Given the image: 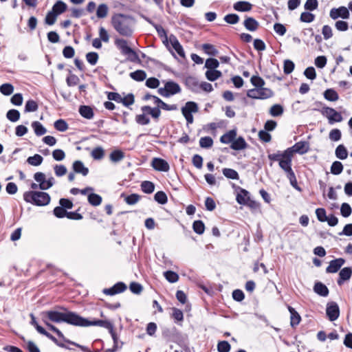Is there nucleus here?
<instances>
[{
  "label": "nucleus",
  "instance_id": "338daca9",
  "mask_svg": "<svg viewBox=\"0 0 352 352\" xmlns=\"http://www.w3.org/2000/svg\"><path fill=\"white\" fill-rule=\"evenodd\" d=\"M315 19V15L308 12H304L301 13L300 20L302 22L305 23H311Z\"/></svg>",
  "mask_w": 352,
  "mask_h": 352
},
{
  "label": "nucleus",
  "instance_id": "79ce46f5",
  "mask_svg": "<svg viewBox=\"0 0 352 352\" xmlns=\"http://www.w3.org/2000/svg\"><path fill=\"white\" fill-rule=\"evenodd\" d=\"M192 229L198 234H202L205 230V225L201 220H197L193 222Z\"/></svg>",
  "mask_w": 352,
  "mask_h": 352
},
{
  "label": "nucleus",
  "instance_id": "4c0bfd02",
  "mask_svg": "<svg viewBox=\"0 0 352 352\" xmlns=\"http://www.w3.org/2000/svg\"><path fill=\"white\" fill-rule=\"evenodd\" d=\"M130 77L135 81H143L146 78V74L143 70H136L130 73Z\"/></svg>",
  "mask_w": 352,
  "mask_h": 352
},
{
  "label": "nucleus",
  "instance_id": "864d4df0",
  "mask_svg": "<svg viewBox=\"0 0 352 352\" xmlns=\"http://www.w3.org/2000/svg\"><path fill=\"white\" fill-rule=\"evenodd\" d=\"M202 49L206 54L210 56H216L218 54V50L211 44H204L202 45Z\"/></svg>",
  "mask_w": 352,
  "mask_h": 352
},
{
  "label": "nucleus",
  "instance_id": "f3484780",
  "mask_svg": "<svg viewBox=\"0 0 352 352\" xmlns=\"http://www.w3.org/2000/svg\"><path fill=\"white\" fill-rule=\"evenodd\" d=\"M151 165L154 169L158 171L167 172L170 169L168 163L162 158H153Z\"/></svg>",
  "mask_w": 352,
  "mask_h": 352
},
{
  "label": "nucleus",
  "instance_id": "ea45409f",
  "mask_svg": "<svg viewBox=\"0 0 352 352\" xmlns=\"http://www.w3.org/2000/svg\"><path fill=\"white\" fill-rule=\"evenodd\" d=\"M141 189L146 194H151L155 190V185L151 182L144 181L141 184Z\"/></svg>",
  "mask_w": 352,
  "mask_h": 352
},
{
  "label": "nucleus",
  "instance_id": "c9c22d12",
  "mask_svg": "<svg viewBox=\"0 0 352 352\" xmlns=\"http://www.w3.org/2000/svg\"><path fill=\"white\" fill-rule=\"evenodd\" d=\"M108 12L109 8L107 4H100L96 10V16L99 19L105 18L108 14Z\"/></svg>",
  "mask_w": 352,
  "mask_h": 352
},
{
  "label": "nucleus",
  "instance_id": "774afa93",
  "mask_svg": "<svg viewBox=\"0 0 352 352\" xmlns=\"http://www.w3.org/2000/svg\"><path fill=\"white\" fill-rule=\"evenodd\" d=\"M186 85L192 90H195L199 87L197 80L194 77H188L186 80Z\"/></svg>",
  "mask_w": 352,
  "mask_h": 352
},
{
  "label": "nucleus",
  "instance_id": "c85d7f7f",
  "mask_svg": "<svg viewBox=\"0 0 352 352\" xmlns=\"http://www.w3.org/2000/svg\"><path fill=\"white\" fill-rule=\"evenodd\" d=\"M314 292L321 296H327L329 289L327 287L322 283H316L314 287Z\"/></svg>",
  "mask_w": 352,
  "mask_h": 352
},
{
  "label": "nucleus",
  "instance_id": "09e8293b",
  "mask_svg": "<svg viewBox=\"0 0 352 352\" xmlns=\"http://www.w3.org/2000/svg\"><path fill=\"white\" fill-rule=\"evenodd\" d=\"M38 108V104L33 100H29L25 105V112H34L37 111Z\"/></svg>",
  "mask_w": 352,
  "mask_h": 352
},
{
  "label": "nucleus",
  "instance_id": "3c124183",
  "mask_svg": "<svg viewBox=\"0 0 352 352\" xmlns=\"http://www.w3.org/2000/svg\"><path fill=\"white\" fill-rule=\"evenodd\" d=\"M13 91L14 87L10 83H5L0 86V92L5 96H10Z\"/></svg>",
  "mask_w": 352,
  "mask_h": 352
},
{
  "label": "nucleus",
  "instance_id": "5701e85b",
  "mask_svg": "<svg viewBox=\"0 0 352 352\" xmlns=\"http://www.w3.org/2000/svg\"><path fill=\"white\" fill-rule=\"evenodd\" d=\"M169 41L170 44L172 45L173 49L177 52V53L182 58L185 56V53L184 49L179 41L176 38L175 36L171 34L169 37Z\"/></svg>",
  "mask_w": 352,
  "mask_h": 352
},
{
  "label": "nucleus",
  "instance_id": "9b49d317",
  "mask_svg": "<svg viewBox=\"0 0 352 352\" xmlns=\"http://www.w3.org/2000/svg\"><path fill=\"white\" fill-rule=\"evenodd\" d=\"M329 16L333 20H336L338 18L349 19L350 17V12L349 9L345 6H340L338 8H332L329 12Z\"/></svg>",
  "mask_w": 352,
  "mask_h": 352
},
{
  "label": "nucleus",
  "instance_id": "f03ea898",
  "mask_svg": "<svg viewBox=\"0 0 352 352\" xmlns=\"http://www.w3.org/2000/svg\"><path fill=\"white\" fill-rule=\"evenodd\" d=\"M43 314L47 319L54 322L60 323L65 322L74 326L81 324L79 323V322L82 320L81 316L74 312L67 311L62 313L50 310L43 312Z\"/></svg>",
  "mask_w": 352,
  "mask_h": 352
},
{
  "label": "nucleus",
  "instance_id": "cd10ccee",
  "mask_svg": "<svg viewBox=\"0 0 352 352\" xmlns=\"http://www.w3.org/2000/svg\"><path fill=\"white\" fill-rule=\"evenodd\" d=\"M79 113L81 116L89 120L92 119L94 116L92 108L87 105L80 106L79 108Z\"/></svg>",
  "mask_w": 352,
  "mask_h": 352
},
{
  "label": "nucleus",
  "instance_id": "69168bd1",
  "mask_svg": "<svg viewBox=\"0 0 352 352\" xmlns=\"http://www.w3.org/2000/svg\"><path fill=\"white\" fill-rule=\"evenodd\" d=\"M140 196L138 194H131L125 197L124 201L129 205H134L139 201Z\"/></svg>",
  "mask_w": 352,
  "mask_h": 352
},
{
  "label": "nucleus",
  "instance_id": "6e6552de",
  "mask_svg": "<svg viewBox=\"0 0 352 352\" xmlns=\"http://www.w3.org/2000/svg\"><path fill=\"white\" fill-rule=\"evenodd\" d=\"M34 179L39 183V188L41 190H47L50 188L54 184V178L53 177L45 178V175L41 172H37L34 175Z\"/></svg>",
  "mask_w": 352,
  "mask_h": 352
},
{
  "label": "nucleus",
  "instance_id": "a878e982",
  "mask_svg": "<svg viewBox=\"0 0 352 352\" xmlns=\"http://www.w3.org/2000/svg\"><path fill=\"white\" fill-rule=\"evenodd\" d=\"M236 137V131L233 129L223 134L220 138L221 142L223 144H232Z\"/></svg>",
  "mask_w": 352,
  "mask_h": 352
},
{
  "label": "nucleus",
  "instance_id": "a18cd8bd",
  "mask_svg": "<svg viewBox=\"0 0 352 352\" xmlns=\"http://www.w3.org/2000/svg\"><path fill=\"white\" fill-rule=\"evenodd\" d=\"M54 128L60 132H65L68 129L67 123L62 119L56 120L54 124Z\"/></svg>",
  "mask_w": 352,
  "mask_h": 352
},
{
  "label": "nucleus",
  "instance_id": "49530a36",
  "mask_svg": "<svg viewBox=\"0 0 352 352\" xmlns=\"http://www.w3.org/2000/svg\"><path fill=\"white\" fill-rule=\"evenodd\" d=\"M154 199L160 204H165L168 201L167 196L163 191L157 192L154 195Z\"/></svg>",
  "mask_w": 352,
  "mask_h": 352
},
{
  "label": "nucleus",
  "instance_id": "f8f14e48",
  "mask_svg": "<svg viewBox=\"0 0 352 352\" xmlns=\"http://www.w3.org/2000/svg\"><path fill=\"white\" fill-rule=\"evenodd\" d=\"M309 150V144L305 141H300L296 142L294 146L287 148L285 151L287 152L290 151L291 155L294 156V153H298L300 155H303L307 153Z\"/></svg>",
  "mask_w": 352,
  "mask_h": 352
},
{
  "label": "nucleus",
  "instance_id": "f704fd0d",
  "mask_svg": "<svg viewBox=\"0 0 352 352\" xmlns=\"http://www.w3.org/2000/svg\"><path fill=\"white\" fill-rule=\"evenodd\" d=\"M336 156L340 160H345L348 156V151L346 147L340 144L336 149Z\"/></svg>",
  "mask_w": 352,
  "mask_h": 352
},
{
  "label": "nucleus",
  "instance_id": "c756f323",
  "mask_svg": "<svg viewBox=\"0 0 352 352\" xmlns=\"http://www.w3.org/2000/svg\"><path fill=\"white\" fill-rule=\"evenodd\" d=\"M250 197V192L248 190L243 188H240L239 192L237 193L236 199L239 204L243 205L246 200Z\"/></svg>",
  "mask_w": 352,
  "mask_h": 352
},
{
  "label": "nucleus",
  "instance_id": "1a4fd4ad",
  "mask_svg": "<svg viewBox=\"0 0 352 352\" xmlns=\"http://www.w3.org/2000/svg\"><path fill=\"white\" fill-rule=\"evenodd\" d=\"M81 319L82 320L79 322L81 324H78L79 327L99 326L111 331L112 327L113 326L109 320H94L90 321L82 317H81Z\"/></svg>",
  "mask_w": 352,
  "mask_h": 352
},
{
  "label": "nucleus",
  "instance_id": "a211bd4d",
  "mask_svg": "<svg viewBox=\"0 0 352 352\" xmlns=\"http://www.w3.org/2000/svg\"><path fill=\"white\" fill-rule=\"evenodd\" d=\"M344 263L345 260L342 258H336L330 261L329 266L326 268V272L336 273Z\"/></svg>",
  "mask_w": 352,
  "mask_h": 352
},
{
  "label": "nucleus",
  "instance_id": "5fc2aeb1",
  "mask_svg": "<svg viewBox=\"0 0 352 352\" xmlns=\"http://www.w3.org/2000/svg\"><path fill=\"white\" fill-rule=\"evenodd\" d=\"M104 155V150L102 147L98 146L93 149L91 155L94 160H101Z\"/></svg>",
  "mask_w": 352,
  "mask_h": 352
},
{
  "label": "nucleus",
  "instance_id": "473e14b6",
  "mask_svg": "<svg viewBox=\"0 0 352 352\" xmlns=\"http://www.w3.org/2000/svg\"><path fill=\"white\" fill-rule=\"evenodd\" d=\"M34 133L36 135L41 136L46 133V129L38 121H34L32 123Z\"/></svg>",
  "mask_w": 352,
  "mask_h": 352
},
{
  "label": "nucleus",
  "instance_id": "e2e57ef3",
  "mask_svg": "<svg viewBox=\"0 0 352 352\" xmlns=\"http://www.w3.org/2000/svg\"><path fill=\"white\" fill-rule=\"evenodd\" d=\"M57 15L52 10L49 12L45 19V22L49 25H52L55 23L56 21Z\"/></svg>",
  "mask_w": 352,
  "mask_h": 352
},
{
  "label": "nucleus",
  "instance_id": "4468645a",
  "mask_svg": "<svg viewBox=\"0 0 352 352\" xmlns=\"http://www.w3.org/2000/svg\"><path fill=\"white\" fill-rule=\"evenodd\" d=\"M326 314L330 321H334L340 316V309L335 302H329L327 305Z\"/></svg>",
  "mask_w": 352,
  "mask_h": 352
},
{
  "label": "nucleus",
  "instance_id": "4d7b16f0",
  "mask_svg": "<svg viewBox=\"0 0 352 352\" xmlns=\"http://www.w3.org/2000/svg\"><path fill=\"white\" fill-rule=\"evenodd\" d=\"M231 346L228 341H219L217 344L218 352H230Z\"/></svg>",
  "mask_w": 352,
  "mask_h": 352
},
{
  "label": "nucleus",
  "instance_id": "2eb2a0df",
  "mask_svg": "<svg viewBox=\"0 0 352 352\" xmlns=\"http://www.w3.org/2000/svg\"><path fill=\"white\" fill-rule=\"evenodd\" d=\"M126 289V285L122 282H118L110 288H105L102 292L109 296H113L124 292Z\"/></svg>",
  "mask_w": 352,
  "mask_h": 352
},
{
  "label": "nucleus",
  "instance_id": "bb28decb",
  "mask_svg": "<svg viewBox=\"0 0 352 352\" xmlns=\"http://www.w3.org/2000/svg\"><path fill=\"white\" fill-rule=\"evenodd\" d=\"M141 110L144 113L150 114L155 120H158L161 115V111L159 107L152 108L150 106H143L142 107Z\"/></svg>",
  "mask_w": 352,
  "mask_h": 352
},
{
  "label": "nucleus",
  "instance_id": "bf43d9fd",
  "mask_svg": "<svg viewBox=\"0 0 352 352\" xmlns=\"http://www.w3.org/2000/svg\"><path fill=\"white\" fill-rule=\"evenodd\" d=\"M223 19L227 23L234 25L239 21V16L236 14H228L224 16Z\"/></svg>",
  "mask_w": 352,
  "mask_h": 352
},
{
  "label": "nucleus",
  "instance_id": "ddd939ff",
  "mask_svg": "<svg viewBox=\"0 0 352 352\" xmlns=\"http://www.w3.org/2000/svg\"><path fill=\"white\" fill-rule=\"evenodd\" d=\"M45 324L50 329L52 330V331L55 332L57 336L61 338L64 342H67V343H69V344H71L72 345H74V346H76L79 348H80L82 351H87V347L84 346H81L74 342H72L67 338H65L64 335L63 334V333L57 328L54 325L50 324V322H47V320L45 319V318H43V319Z\"/></svg>",
  "mask_w": 352,
  "mask_h": 352
},
{
  "label": "nucleus",
  "instance_id": "052dcab7",
  "mask_svg": "<svg viewBox=\"0 0 352 352\" xmlns=\"http://www.w3.org/2000/svg\"><path fill=\"white\" fill-rule=\"evenodd\" d=\"M352 209L351 206L347 203H343L340 207V212L342 217H348L351 215Z\"/></svg>",
  "mask_w": 352,
  "mask_h": 352
},
{
  "label": "nucleus",
  "instance_id": "72a5a7b5",
  "mask_svg": "<svg viewBox=\"0 0 352 352\" xmlns=\"http://www.w3.org/2000/svg\"><path fill=\"white\" fill-rule=\"evenodd\" d=\"M88 201L93 206H98L102 203V197L96 193H90L88 195Z\"/></svg>",
  "mask_w": 352,
  "mask_h": 352
},
{
  "label": "nucleus",
  "instance_id": "f257e3e1",
  "mask_svg": "<svg viewBox=\"0 0 352 352\" xmlns=\"http://www.w3.org/2000/svg\"><path fill=\"white\" fill-rule=\"evenodd\" d=\"M111 23L115 30L121 36H132L135 25L133 17L123 14H116L112 16Z\"/></svg>",
  "mask_w": 352,
  "mask_h": 352
},
{
  "label": "nucleus",
  "instance_id": "e433bc0d",
  "mask_svg": "<svg viewBox=\"0 0 352 352\" xmlns=\"http://www.w3.org/2000/svg\"><path fill=\"white\" fill-rule=\"evenodd\" d=\"M67 9V5L62 1H58L52 7V11L54 12L56 15L63 13Z\"/></svg>",
  "mask_w": 352,
  "mask_h": 352
},
{
  "label": "nucleus",
  "instance_id": "0e129e2a",
  "mask_svg": "<svg viewBox=\"0 0 352 352\" xmlns=\"http://www.w3.org/2000/svg\"><path fill=\"white\" fill-rule=\"evenodd\" d=\"M294 63L290 60L284 61L283 71L285 74H291L294 69Z\"/></svg>",
  "mask_w": 352,
  "mask_h": 352
},
{
  "label": "nucleus",
  "instance_id": "6e6d98bb",
  "mask_svg": "<svg viewBox=\"0 0 352 352\" xmlns=\"http://www.w3.org/2000/svg\"><path fill=\"white\" fill-rule=\"evenodd\" d=\"M283 113V108L280 104H274L270 109V113L271 116L276 117L280 116Z\"/></svg>",
  "mask_w": 352,
  "mask_h": 352
},
{
  "label": "nucleus",
  "instance_id": "aec40b11",
  "mask_svg": "<svg viewBox=\"0 0 352 352\" xmlns=\"http://www.w3.org/2000/svg\"><path fill=\"white\" fill-rule=\"evenodd\" d=\"M352 274V268L344 267L340 271L339 278L337 280L338 285H342L345 280H349Z\"/></svg>",
  "mask_w": 352,
  "mask_h": 352
},
{
  "label": "nucleus",
  "instance_id": "603ef678",
  "mask_svg": "<svg viewBox=\"0 0 352 352\" xmlns=\"http://www.w3.org/2000/svg\"><path fill=\"white\" fill-rule=\"evenodd\" d=\"M213 144V140L210 137L206 136L201 138L199 140V145L201 148H208Z\"/></svg>",
  "mask_w": 352,
  "mask_h": 352
},
{
  "label": "nucleus",
  "instance_id": "6ab92c4d",
  "mask_svg": "<svg viewBox=\"0 0 352 352\" xmlns=\"http://www.w3.org/2000/svg\"><path fill=\"white\" fill-rule=\"evenodd\" d=\"M243 25L247 30L250 32H255L260 27L259 23L254 18L251 16L245 17L243 21Z\"/></svg>",
  "mask_w": 352,
  "mask_h": 352
},
{
  "label": "nucleus",
  "instance_id": "9d476101",
  "mask_svg": "<svg viewBox=\"0 0 352 352\" xmlns=\"http://www.w3.org/2000/svg\"><path fill=\"white\" fill-rule=\"evenodd\" d=\"M322 113L328 118L329 124L340 122L342 120V115L331 107H323L322 109Z\"/></svg>",
  "mask_w": 352,
  "mask_h": 352
},
{
  "label": "nucleus",
  "instance_id": "a19ab883",
  "mask_svg": "<svg viewBox=\"0 0 352 352\" xmlns=\"http://www.w3.org/2000/svg\"><path fill=\"white\" fill-rule=\"evenodd\" d=\"M43 160V157L38 154H35L34 155L30 156L27 159L28 163L34 166H37L41 164Z\"/></svg>",
  "mask_w": 352,
  "mask_h": 352
},
{
  "label": "nucleus",
  "instance_id": "412c9836",
  "mask_svg": "<svg viewBox=\"0 0 352 352\" xmlns=\"http://www.w3.org/2000/svg\"><path fill=\"white\" fill-rule=\"evenodd\" d=\"M72 167L76 173L81 174L83 176H87L89 173V168L85 167L83 162L80 160L74 162Z\"/></svg>",
  "mask_w": 352,
  "mask_h": 352
},
{
  "label": "nucleus",
  "instance_id": "58836bf2",
  "mask_svg": "<svg viewBox=\"0 0 352 352\" xmlns=\"http://www.w3.org/2000/svg\"><path fill=\"white\" fill-rule=\"evenodd\" d=\"M205 74L208 80L214 81L221 76L222 73L219 70L212 69L207 70Z\"/></svg>",
  "mask_w": 352,
  "mask_h": 352
},
{
  "label": "nucleus",
  "instance_id": "37998d69",
  "mask_svg": "<svg viewBox=\"0 0 352 352\" xmlns=\"http://www.w3.org/2000/svg\"><path fill=\"white\" fill-rule=\"evenodd\" d=\"M222 172L223 175L228 179H239V178L238 173L234 169L225 168Z\"/></svg>",
  "mask_w": 352,
  "mask_h": 352
},
{
  "label": "nucleus",
  "instance_id": "20e7f679",
  "mask_svg": "<svg viewBox=\"0 0 352 352\" xmlns=\"http://www.w3.org/2000/svg\"><path fill=\"white\" fill-rule=\"evenodd\" d=\"M115 45L123 55L127 56L128 60L131 62L135 63L139 60L138 55L128 45L126 40L123 38H116L115 40Z\"/></svg>",
  "mask_w": 352,
  "mask_h": 352
},
{
  "label": "nucleus",
  "instance_id": "7c9ffc66",
  "mask_svg": "<svg viewBox=\"0 0 352 352\" xmlns=\"http://www.w3.org/2000/svg\"><path fill=\"white\" fill-rule=\"evenodd\" d=\"M324 98L329 101L335 102L339 99V96L334 89H327L324 92Z\"/></svg>",
  "mask_w": 352,
  "mask_h": 352
},
{
  "label": "nucleus",
  "instance_id": "8fccbe9b",
  "mask_svg": "<svg viewBox=\"0 0 352 352\" xmlns=\"http://www.w3.org/2000/svg\"><path fill=\"white\" fill-rule=\"evenodd\" d=\"M166 279L171 283H176L179 280L178 274L173 271H166L164 273Z\"/></svg>",
  "mask_w": 352,
  "mask_h": 352
},
{
  "label": "nucleus",
  "instance_id": "dca6fc26",
  "mask_svg": "<svg viewBox=\"0 0 352 352\" xmlns=\"http://www.w3.org/2000/svg\"><path fill=\"white\" fill-rule=\"evenodd\" d=\"M293 156L291 155V152H287L285 151L283 152V158L280 160L279 166L286 173L290 170H292V162Z\"/></svg>",
  "mask_w": 352,
  "mask_h": 352
},
{
  "label": "nucleus",
  "instance_id": "680f3d73",
  "mask_svg": "<svg viewBox=\"0 0 352 352\" xmlns=\"http://www.w3.org/2000/svg\"><path fill=\"white\" fill-rule=\"evenodd\" d=\"M342 133L340 129H332L329 134V139L331 141L337 142L341 139Z\"/></svg>",
  "mask_w": 352,
  "mask_h": 352
},
{
  "label": "nucleus",
  "instance_id": "39448f33",
  "mask_svg": "<svg viewBox=\"0 0 352 352\" xmlns=\"http://www.w3.org/2000/svg\"><path fill=\"white\" fill-rule=\"evenodd\" d=\"M181 91L179 85L172 80L166 82L164 87H160L157 89L158 94L165 98L179 94Z\"/></svg>",
  "mask_w": 352,
  "mask_h": 352
},
{
  "label": "nucleus",
  "instance_id": "0eeeda50",
  "mask_svg": "<svg viewBox=\"0 0 352 352\" xmlns=\"http://www.w3.org/2000/svg\"><path fill=\"white\" fill-rule=\"evenodd\" d=\"M199 111L198 105L195 102H187L182 108V113L186 120L188 124L193 122L192 113H197Z\"/></svg>",
  "mask_w": 352,
  "mask_h": 352
},
{
  "label": "nucleus",
  "instance_id": "2f4dec72",
  "mask_svg": "<svg viewBox=\"0 0 352 352\" xmlns=\"http://www.w3.org/2000/svg\"><path fill=\"white\" fill-rule=\"evenodd\" d=\"M124 157V153L121 150H115L109 155L112 162L117 163L122 161Z\"/></svg>",
  "mask_w": 352,
  "mask_h": 352
},
{
  "label": "nucleus",
  "instance_id": "7ed1b4c3",
  "mask_svg": "<svg viewBox=\"0 0 352 352\" xmlns=\"http://www.w3.org/2000/svg\"><path fill=\"white\" fill-rule=\"evenodd\" d=\"M23 199L27 203L43 206L50 204L51 198L48 193L41 191H27L23 194Z\"/></svg>",
  "mask_w": 352,
  "mask_h": 352
},
{
  "label": "nucleus",
  "instance_id": "393cba45",
  "mask_svg": "<svg viewBox=\"0 0 352 352\" xmlns=\"http://www.w3.org/2000/svg\"><path fill=\"white\" fill-rule=\"evenodd\" d=\"M233 8L239 12H249L252 9V5L248 1H237L233 5Z\"/></svg>",
  "mask_w": 352,
  "mask_h": 352
},
{
  "label": "nucleus",
  "instance_id": "b1692460",
  "mask_svg": "<svg viewBox=\"0 0 352 352\" xmlns=\"http://www.w3.org/2000/svg\"><path fill=\"white\" fill-rule=\"evenodd\" d=\"M248 144L245 139L240 136L238 138H235L233 142L230 144V148L235 151H240L245 149L248 147Z\"/></svg>",
  "mask_w": 352,
  "mask_h": 352
},
{
  "label": "nucleus",
  "instance_id": "de8ad7c7",
  "mask_svg": "<svg viewBox=\"0 0 352 352\" xmlns=\"http://www.w3.org/2000/svg\"><path fill=\"white\" fill-rule=\"evenodd\" d=\"M343 170V165L339 161H336L333 162L331 166V172L333 175H339Z\"/></svg>",
  "mask_w": 352,
  "mask_h": 352
},
{
  "label": "nucleus",
  "instance_id": "13d9d810",
  "mask_svg": "<svg viewBox=\"0 0 352 352\" xmlns=\"http://www.w3.org/2000/svg\"><path fill=\"white\" fill-rule=\"evenodd\" d=\"M219 65V63L215 58H210L206 60L205 67L208 69V70L215 69Z\"/></svg>",
  "mask_w": 352,
  "mask_h": 352
},
{
  "label": "nucleus",
  "instance_id": "c03bdc74",
  "mask_svg": "<svg viewBox=\"0 0 352 352\" xmlns=\"http://www.w3.org/2000/svg\"><path fill=\"white\" fill-rule=\"evenodd\" d=\"M7 118L13 122L18 121L20 118V113L18 110L10 109L6 113Z\"/></svg>",
  "mask_w": 352,
  "mask_h": 352
},
{
  "label": "nucleus",
  "instance_id": "423d86ee",
  "mask_svg": "<svg viewBox=\"0 0 352 352\" xmlns=\"http://www.w3.org/2000/svg\"><path fill=\"white\" fill-rule=\"evenodd\" d=\"M247 96L251 98L265 100L271 98L273 96V92L270 89L260 87L250 89Z\"/></svg>",
  "mask_w": 352,
  "mask_h": 352
},
{
  "label": "nucleus",
  "instance_id": "4be33fe9",
  "mask_svg": "<svg viewBox=\"0 0 352 352\" xmlns=\"http://www.w3.org/2000/svg\"><path fill=\"white\" fill-rule=\"evenodd\" d=\"M287 309L290 313V324L292 327H295L300 323L301 320V317L299 315V314L296 311V309L288 305Z\"/></svg>",
  "mask_w": 352,
  "mask_h": 352
}]
</instances>
